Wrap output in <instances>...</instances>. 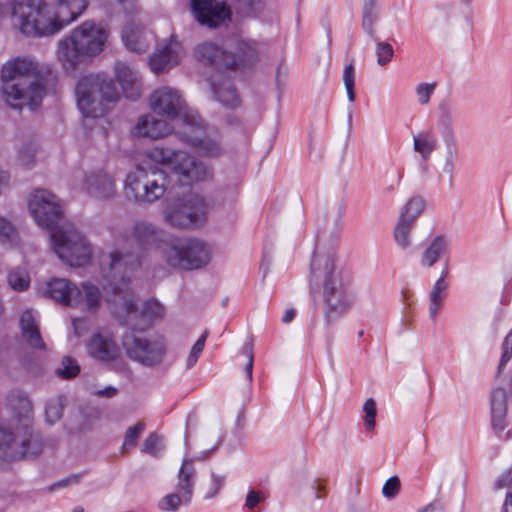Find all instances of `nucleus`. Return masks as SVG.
Masks as SVG:
<instances>
[{"mask_svg": "<svg viewBox=\"0 0 512 512\" xmlns=\"http://www.w3.org/2000/svg\"><path fill=\"white\" fill-rule=\"evenodd\" d=\"M75 289L76 287L70 281L57 278L47 284L46 293L55 301L71 306Z\"/></svg>", "mask_w": 512, "mask_h": 512, "instance_id": "obj_30", "label": "nucleus"}, {"mask_svg": "<svg viewBox=\"0 0 512 512\" xmlns=\"http://www.w3.org/2000/svg\"><path fill=\"white\" fill-rule=\"evenodd\" d=\"M437 146V137L432 131H422L413 137L414 151L421 156L423 161L430 158Z\"/></svg>", "mask_w": 512, "mask_h": 512, "instance_id": "obj_31", "label": "nucleus"}, {"mask_svg": "<svg viewBox=\"0 0 512 512\" xmlns=\"http://www.w3.org/2000/svg\"><path fill=\"white\" fill-rule=\"evenodd\" d=\"M247 363L245 365V373L247 375L248 381H252V374H253V353L251 348L247 350Z\"/></svg>", "mask_w": 512, "mask_h": 512, "instance_id": "obj_59", "label": "nucleus"}, {"mask_svg": "<svg viewBox=\"0 0 512 512\" xmlns=\"http://www.w3.org/2000/svg\"><path fill=\"white\" fill-rule=\"evenodd\" d=\"M207 337H208V331H205L193 345V347L190 351V354L186 360L187 368H192L198 361V358L200 357V355L204 349Z\"/></svg>", "mask_w": 512, "mask_h": 512, "instance_id": "obj_52", "label": "nucleus"}, {"mask_svg": "<svg viewBox=\"0 0 512 512\" xmlns=\"http://www.w3.org/2000/svg\"><path fill=\"white\" fill-rule=\"evenodd\" d=\"M171 169L182 184L204 181L211 177V170L200 160L190 154L178 151Z\"/></svg>", "mask_w": 512, "mask_h": 512, "instance_id": "obj_16", "label": "nucleus"}, {"mask_svg": "<svg viewBox=\"0 0 512 512\" xmlns=\"http://www.w3.org/2000/svg\"><path fill=\"white\" fill-rule=\"evenodd\" d=\"M501 512H512V492L506 493V498Z\"/></svg>", "mask_w": 512, "mask_h": 512, "instance_id": "obj_64", "label": "nucleus"}, {"mask_svg": "<svg viewBox=\"0 0 512 512\" xmlns=\"http://www.w3.org/2000/svg\"><path fill=\"white\" fill-rule=\"evenodd\" d=\"M168 187L167 174L154 166L137 167L127 174L124 184L126 196L137 203L149 204L159 200Z\"/></svg>", "mask_w": 512, "mask_h": 512, "instance_id": "obj_9", "label": "nucleus"}, {"mask_svg": "<svg viewBox=\"0 0 512 512\" xmlns=\"http://www.w3.org/2000/svg\"><path fill=\"white\" fill-rule=\"evenodd\" d=\"M115 76L127 99L137 100L142 94V82L137 70L124 62L115 64Z\"/></svg>", "mask_w": 512, "mask_h": 512, "instance_id": "obj_25", "label": "nucleus"}, {"mask_svg": "<svg viewBox=\"0 0 512 512\" xmlns=\"http://www.w3.org/2000/svg\"><path fill=\"white\" fill-rule=\"evenodd\" d=\"M182 55V45L172 37L153 53L150 58V67L156 74L162 73L177 65Z\"/></svg>", "mask_w": 512, "mask_h": 512, "instance_id": "obj_22", "label": "nucleus"}, {"mask_svg": "<svg viewBox=\"0 0 512 512\" xmlns=\"http://www.w3.org/2000/svg\"><path fill=\"white\" fill-rule=\"evenodd\" d=\"M394 50L388 42H376L377 63L380 66L387 65L393 58Z\"/></svg>", "mask_w": 512, "mask_h": 512, "instance_id": "obj_49", "label": "nucleus"}, {"mask_svg": "<svg viewBox=\"0 0 512 512\" xmlns=\"http://www.w3.org/2000/svg\"><path fill=\"white\" fill-rule=\"evenodd\" d=\"M207 207L202 197L189 195L169 204L164 211L165 222L177 228H192L206 220Z\"/></svg>", "mask_w": 512, "mask_h": 512, "instance_id": "obj_13", "label": "nucleus"}, {"mask_svg": "<svg viewBox=\"0 0 512 512\" xmlns=\"http://www.w3.org/2000/svg\"><path fill=\"white\" fill-rule=\"evenodd\" d=\"M55 78L49 65L30 57H16L1 69L2 93L14 109L36 110L42 103L46 86Z\"/></svg>", "mask_w": 512, "mask_h": 512, "instance_id": "obj_4", "label": "nucleus"}, {"mask_svg": "<svg viewBox=\"0 0 512 512\" xmlns=\"http://www.w3.org/2000/svg\"><path fill=\"white\" fill-rule=\"evenodd\" d=\"M80 478H81L80 474H73V475H70V476L60 480L59 482L54 484L53 487H55V486L63 487V486L78 484L80 482Z\"/></svg>", "mask_w": 512, "mask_h": 512, "instance_id": "obj_58", "label": "nucleus"}, {"mask_svg": "<svg viewBox=\"0 0 512 512\" xmlns=\"http://www.w3.org/2000/svg\"><path fill=\"white\" fill-rule=\"evenodd\" d=\"M225 479V475L212 473L209 483L207 484L206 487L205 499L214 498L220 492L221 488L224 486Z\"/></svg>", "mask_w": 512, "mask_h": 512, "instance_id": "obj_51", "label": "nucleus"}, {"mask_svg": "<svg viewBox=\"0 0 512 512\" xmlns=\"http://www.w3.org/2000/svg\"><path fill=\"white\" fill-rule=\"evenodd\" d=\"M9 285L17 291H23L28 288L30 277L24 269H15L8 274Z\"/></svg>", "mask_w": 512, "mask_h": 512, "instance_id": "obj_41", "label": "nucleus"}, {"mask_svg": "<svg viewBox=\"0 0 512 512\" xmlns=\"http://www.w3.org/2000/svg\"><path fill=\"white\" fill-rule=\"evenodd\" d=\"M150 107L157 114L181 121L184 127L199 125V115L187 109L181 93L175 88L164 86L155 90L150 96Z\"/></svg>", "mask_w": 512, "mask_h": 512, "instance_id": "obj_11", "label": "nucleus"}, {"mask_svg": "<svg viewBox=\"0 0 512 512\" xmlns=\"http://www.w3.org/2000/svg\"><path fill=\"white\" fill-rule=\"evenodd\" d=\"M318 239L310 266V288L322 287L325 303L324 318L327 324L342 317L353 306L355 297L349 285L343 281L336 264V243Z\"/></svg>", "mask_w": 512, "mask_h": 512, "instance_id": "obj_3", "label": "nucleus"}, {"mask_svg": "<svg viewBox=\"0 0 512 512\" xmlns=\"http://www.w3.org/2000/svg\"><path fill=\"white\" fill-rule=\"evenodd\" d=\"M9 176L6 171L0 168V187L6 185ZM15 235V228L7 219L0 217V242L11 241Z\"/></svg>", "mask_w": 512, "mask_h": 512, "instance_id": "obj_38", "label": "nucleus"}, {"mask_svg": "<svg viewBox=\"0 0 512 512\" xmlns=\"http://www.w3.org/2000/svg\"><path fill=\"white\" fill-rule=\"evenodd\" d=\"M108 37L109 30L104 25L84 21L58 41L56 59L67 73H73L86 59L104 50Z\"/></svg>", "mask_w": 512, "mask_h": 512, "instance_id": "obj_6", "label": "nucleus"}, {"mask_svg": "<svg viewBox=\"0 0 512 512\" xmlns=\"http://www.w3.org/2000/svg\"><path fill=\"white\" fill-rule=\"evenodd\" d=\"M180 135L184 142L195 147L203 156L214 157L221 153L219 142L214 138L204 136V126L200 117L199 125H186Z\"/></svg>", "mask_w": 512, "mask_h": 512, "instance_id": "obj_21", "label": "nucleus"}, {"mask_svg": "<svg viewBox=\"0 0 512 512\" xmlns=\"http://www.w3.org/2000/svg\"><path fill=\"white\" fill-rule=\"evenodd\" d=\"M497 489H507V493L512 492V468L504 472L496 482Z\"/></svg>", "mask_w": 512, "mask_h": 512, "instance_id": "obj_55", "label": "nucleus"}, {"mask_svg": "<svg viewBox=\"0 0 512 512\" xmlns=\"http://www.w3.org/2000/svg\"><path fill=\"white\" fill-rule=\"evenodd\" d=\"M508 396L503 387H494L490 395L491 425L494 432L503 439L512 436L511 420L507 417Z\"/></svg>", "mask_w": 512, "mask_h": 512, "instance_id": "obj_17", "label": "nucleus"}, {"mask_svg": "<svg viewBox=\"0 0 512 512\" xmlns=\"http://www.w3.org/2000/svg\"><path fill=\"white\" fill-rule=\"evenodd\" d=\"M123 347L131 360L146 367L160 365L166 354V342L160 336L127 334L123 338Z\"/></svg>", "mask_w": 512, "mask_h": 512, "instance_id": "obj_12", "label": "nucleus"}, {"mask_svg": "<svg viewBox=\"0 0 512 512\" xmlns=\"http://www.w3.org/2000/svg\"><path fill=\"white\" fill-rule=\"evenodd\" d=\"M116 392H117L116 388H114L112 386H108V387H106L104 389L98 390L96 392V395L100 396V397H108V398H110V397H113L116 394Z\"/></svg>", "mask_w": 512, "mask_h": 512, "instance_id": "obj_62", "label": "nucleus"}, {"mask_svg": "<svg viewBox=\"0 0 512 512\" xmlns=\"http://www.w3.org/2000/svg\"><path fill=\"white\" fill-rule=\"evenodd\" d=\"M87 7L88 0H26L13 5L12 16L24 35L51 36L77 20Z\"/></svg>", "mask_w": 512, "mask_h": 512, "instance_id": "obj_5", "label": "nucleus"}, {"mask_svg": "<svg viewBox=\"0 0 512 512\" xmlns=\"http://www.w3.org/2000/svg\"><path fill=\"white\" fill-rule=\"evenodd\" d=\"M84 325H85V321L82 319H74L73 320L74 333L77 337H80L81 335H83V333L85 331Z\"/></svg>", "mask_w": 512, "mask_h": 512, "instance_id": "obj_61", "label": "nucleus"}, {"mask_svg": "<svg viewBox=\"0 0 512 512\" xmlns=\"http://www.w3.org/2000/svg\"><path fill=\"white\" fill-rule=\"evenodd\" d=\"M77 106L85 117L97 118L107 110V104L116 102L118 92L111 80L100 75L82 77L76 85Z\"/></svg>", "mask_w": 512, "mask_h": 512, "instance_id": "obj_8", "label": "nucleus"}, {"mask_svg": "<svg viewBox=\"0 0 512 512\" xmlns=\"http://www.w3.org/2000/svg\"><path fill=\"white\" fill-rule=\"evenodd\" d=\"M447 246V240L443 236L434 238L421 255V265L432 267L446 251Z\"/></svg>", "mask_w": 512, "mask_h": 512, "instance_id": "obj_33", "label": "nucleus"}, {"mask_svg": "<svg viewBox=\"0 0 512 512\" xmlns=\"http://www.w3.org/2000/svg\"><path fill=\"white\" fill-rule=\"evenodd\" d=\"M196 469L192 459H184L178 472L176 491L160 499L158 507L162 511L174 512L181 505H188L193 496Z\"/></svg>", "mask_w": 512, "mask_h": 512, "instance_id": "obj_14", "label": "nucleus"}, {"mask_svg": "<svg viewBox=\"0 0 512 512\" xmlns=\"http://www.w3.org/2000/svg\"><path fill=\"white\" fill-rule=\"evenodd\" d=\"M262 501H264V496L260 495L259 492L252 490L247 494L245 507L252 510Z\"/></svg>", "mask_w": 512, "mask_h": 512, "instance_id": "obj_57", "label": "nucleus"}, {"mask_svg": "<svg viewBox=\"0 0 512 512\" xmlns=\"http://www.w3.org/2000/svg\"><path fill=\"white\" fill-rule=\"evenodd\" d=\"M132 238L141 250H164L168 234L153 223L138 221L132 228Z\"/></svg>", "mask_w": 512, "mask_h": 512, "instance_id": "obj_19", "label": "nucleus"}, {"mask_svg": "<svg viewBox=\"0 0 512 512\" xmlns=\"http://www.w3.org/2000/svg\"><path fill=\"white\" fill-rule=\"evenodd\" d=\"M102 273L108 281V302L113 306V313L133 330L143 329L150 321L162 317L164 307L155 300L147 301L140 313L136 309L135 297L130 289V276L140 266L139 256L122 249H117L104 256Z\"/></svg>", "mask_w": 512, "mask_h": 512, "instance_id": "obj_1", "label": "nucleus"}, {"mask_svg": "<svg viewBox=\"0 0 512 512\" xmlns=\"http://www.w3.org/2000/svg\"><path fill=\"white\" fill-rule=\"evenodd\" d=\"M7 406L18 417L15 433L0 426V449H10L11 457H34L41 453L42 442L32 432L33 405L27 394L12 390L7 396Z\"/></svg>", "mask_w": 512, "mask_h": 512, "instance_id": "obj_7", "label": "nucleus"}, {"mask_svg": "<svg viewBox=\"0 0 512 512\" xmlns=\"http://www.w3.org/2000/svg\"><path fill=\"white\" fill-rule=\"evenodd\" d=\"M159 443L160 437L155 433H150L143 443L142 451L155 456L160 452Z\"/></svg>", "mask_w": 512, "mask_h": 512, "instance_id": "obj_54", "label": "nucleus"}, {"mask_svg": "<svg viewBox=\"0 0 512 512\" xmlns=\"http://www.w3.org/2000/svg\"><path fill=\"white\" fill-rule=\"evenodd\" d=\"M378 19V10L374 0H367L363 7L362 27L364 31L375 39L374 25Z\"/></svg>", "mask_w": 512, "mask_h": 512, "instance_id": "obj_35", "label": "nucleus"}, {"mask_svg": "<svg viewBox=\"0 0 512 512\" xmlns=\"http://www.w3.org/2000/svg\"><path fill=\"white\" fill-rule=\"evenodd\" d=\"M197 60L212 65L217 69H228L235 63V57L211 42L199 44L194 51Z\"/></svg>", "mask_w": 512, "mask_h": 512, "instance_id": "obj_23", "label": "nucleus"}, {"mask_svg": "<svg viewBox=\"0 0 512 512\" xmlns=\"http://www.w3.org/2000/svg\"><path fill=\"white\" fill-rule=\"evenodd\" d=\"M87 353L100 362H110L120 355V348L115 337L109 331L94 333L86 345Z\"/></svg>", "mask_w": 512, "mask_h": 512, "instance_id": "obj_20", "label": "nucleus"}, {"mask_svg": "<svg viewBox=\"0 0 512 512\" xmlns=\"http://www.w3.org/2000/svg\"><path fill=\"white\" fill-rule=\"evenodd\" d=\"M57 372L62 378H73L79 374L80 366L76 360L70 357H64L62 359L61 366L57 369Z\"/></svg>", "mask_w": 512, "mask_h": 512, "instance_id": "obj_46", "label": "nucleus"}, {"mask_svg": "<svg viewBox=\"0 0 512 512\" xmlns=\"http://www.w3.org/2000/svg\"><path fill=\"white\" fill-rule=\"evenodd\" d=\"M363 411L365 413L364 426L366 430L372 431L375 428V418L377 415L376 403L372 398L366 399Z\"/></svg>", "mask_w": 512, "mask_h": 512, "instance_id": "obj_50", "label": "nucleus"}, {"mask_svg": "<svg viewBox=\"0 0 512 512\" xmlns=\"http://www.w3.org/2000/svg\"><path fill=\"white\" fill-rule=\"evenodd\" d=\"M236 63L228 69H236L253 65L259 59V44L254 40H238L235 43L234 52Z\"/></svg>", "mask_w": 512, "mask_h": 512, "instance_id": "obj_28", "label": "nucleus"}, {"mask_svg": "<svg viewBox=\"0 0 512 512\" xmlns=\"http://www.w3.org/2000/svg\"><path fill=\"white\" fill-rule=\"evenodd\" d=\"M121 37L126 48L135 53L146 52L153 41L152 34L135 21L123 27Z\"/></svg>", "mask_w": 512, "mask_h": 512, "instance_id": "obj_24", "label": "nucleus"}, {"mask_svg": "<svg viewBox=\"0 0 512 512\" xmlns=\"http://www.w3.org/2000/svg\"><path fill=\"white\" fill-rule=\"evenodd\" d=\"M414 223L407 222L406 220L399 219L395 230H394V239L397 245L403 249L408 250L411 248V232L413 229Z\"/></svg>", "mask_w": 512, "mask_h": 512, "instance_id": "obj_36", "label": "nucleus"}, {"mask_svg": "<svg viewBox=\"0 0 512 512\" xmlns=\"http://www.w3.org/2000/svg\"><path fill=\"white\" fill-rule=\"evenodd\" d=\"M343 83L346 89L347 97L350 103L355 101V68L353 64H348L343 70Z\"/></svg>", "mask_w": 512, "mask_h": 512, "instance_id": "obj_44", "label": "nucleus"}, {"mask_svg": "<svg viewBox=\"0 0 512 512\" xmlns=\"http://www.w3.org/2000/svg\"><path fill=\"white\" fill-rule=\"evenodd\" d=\"M63 409L64 403L62 398L58 397L51 399L47 403L45 409L46 421L49 424H54L55 422H57L62 417Z\"/></svg>", "mask_w": 512, "mask_h": 512, "instance_id": "obj_43", "label": "nucleus"}, {"mask_svg": "<svg viewBox=\"0 0 512 512\" xmlns=\"http://www.w3.org/2000/svg\"><path fill=\"white\" fill-rule=\"evenodd\" d=\"M145 426V423L140 421L135 426L127 429L123 442V448L125 450L133 448L137 444V440L141 433L144 431Z\"/></svg>", "mask_w": 512, "mask_h": 512, "instance_id": "obj_47", "label": "nucleus"}, {"mask_svg": "<svg viewBox=\"0 0 512 512\" xmlns=\"http://www.w3.org/2000/svg\"><path fill=\"white\" fill-rule=\"evenodd\" d=\"M295 316H296V310L294 308L288 309L285 311V313L282 317V322L284 324H288L295 318Z\"/></svg>", "mask_w": 512, "mask_h": 512, "instance_id": "obj_63", "label": "nucleus"}, {"mask_svg": "<svg viewBox=\"0 0 512 512\" xmlns=\"http://www.w3.org/2000/svg\"><path fill=\"white\" fill-rule=\"evenodd\" d=\"M168 266L182 270H195L210 261V250L205 242L196 238H177L162 251Z\"/></svg>", "mask_w": 512, "mask_h": 512, "instance_id": "obj_10", "label": "nucleus"}, {"mask_svg": "<svg viewBox=\"0 0 512 512\" xmlns=\"http://www.w3.org/2000/svg\"><path fill=\"white\" fill-rule=\"evenodd\" d=\"M178 151L165 147H153L147 152L148 158L152 161L172 167L175 155Z\"/></svg>", "mask_w": 512, "mask_h": 512, "instance_id": "obj_39", "label": "nucleus"}, {"mask_svg": "<svg viewBox=\"0 0 512 512\" xmlns=\"http://www.w3.org/2000/svg\"><path fill=\"white\" fill-rule=\"evenodd\" d=\"M438 124L443 131L451 136L454 134V113L448 103H441L439 105V118Z\"/></svg>", "mask_w": 512, "mask_h": 512, "instance_id": "obj_40", "label": "nucleus"}, {"mask_svg": "<svg viewBox=\"0 0 512 512\" xmlns=\"http://www.w3.org/2000/svg\"><path fill=\"white\" fill-rule=\"evenodd\" d=\"M80 189L97 200H110L117 192L116 179L104 168L89 170L83 174Z\"/></svg>", "mask_w": 512, "mask_h": 512, "instance_id": "obj_15", "label": "nucleus"}, {"mask_svg": "<svg viewBox=\"0 0 512 512\" xmlns=\"http://www.w3.org/2000/svg\"><path fill=\"white\" fill-rule=\"evenodd\" d=\"M101 302L102 296L99 288L90 282H84L81 288L76 287L71 306L85 312L95 313L100 308Z\"/></svg>", "mask_w": 512, "mask_h": 512, "instance_id": "obj_26", "label": "nucleus"}, {"mask_svg": "<svg viewBox=\"0 0 512 512\" xmlns=\"http://www.w3.org/2000/svg\"><path fill=\"white\" fill-rule=\"evenodd\" d=\"M242 6L253 14L262 12L265 8V0H237Z\"/></svg>", "mask_w": 512, "mask_h": 512, "instance_id": "obj_56", "label": "nucleus"}, {"mask_svg": "<svg viewBox=\"0 0 512 512\" xmlns=\"http://www.w3.org/2000/svg\"><path fill=\"white\" fill-rule=\"evenodd\" d=\"M512 358V330L506 335L502 343V355L500 358L497 377H500L503 369Z\"/></svg>", "mask_w": 512, "mask_h": 512, "instance_id": "obj_48", "label": "nucleus"}, {"mask_svg": "<svg viewBox=\"0 0 512 512\" xmlns=\"http://www.w3.org/2000/svg\"><path fill=\"white\" fill-rule=\"evenodd\" d=\"M403 169H398L396 171V174H395V179L393 181L392 184H390L389 186H387L386 190L388 192H393L395 190L396 187H398L402 181V178H403Z\"/></svg>", "mask_w": 512, "mask_h": 512, "instance_id": "obj_60", "label": "nucleus"}, {"mask_svg": "<svg viewBox=\"0 0 512 512\" xmlns=\"http://www.w3.org/2000/svg\"><path fill=\"white\" fill-rule=\"evenodd\" d=\"M173 127L165 120L156 118L152 114L142 115L138 118L134 133L136 136L158 139L168 135Z\"/></svg>", "mask_w": 512, "mask_h": 512, "instance_id": "obj_27", "label": "nucleus"}, {"mask_svg": "<svg viewBox=\"0 0 512 512\" xmlns=\"http://www.w3.org/2000/svg\"><path fill=\"white\" fill-rule=\"evenodd\" d=\"M213 91L216 99L223 106L234 109L240 105V97L230 80L224 79L219 84L213 85Z\"/></svg>", "mask_w": 512, "mask_h": 512, "instance_id": "obj_32", "label": "nucleus"}, {"mask_svg": "<svg viewBox=\"0 0 512 512\" xmlns=\"http://www.w3.org/2000/svg\"><path fill=\"white\" fill-rule=\"evenodd\" d=\"M424 207V199L420 196H414L406 203L402 209L399 219L414 223L416 218L423 212Z\"/></svg>", "mask_w": 512, "mask_h": 512, "instance_id": "obj_37", "label": "nucleus"}, {"mask_svg": "<svg viewBox=\"0 0 512 512\" xmlns=\"http://www.w3.org/2000/svg\"><path fill=\"white\" fill-rule=\"evenodd\" d=\"M447 276V271H443L439 279L435 282L433 289L430 293L429 301V315L432 319H435L443 301V295L448 287V283L445 278Z\"/></svg>", "mask_w": 512, "mask_h": 512, "instance_id": "obj_34", "label": "nucleus"}, {"mask_svg": "<svg viewBox=\"0 0 512 512\" xmlns=\"http://www.w3.org/2000/svg\"><path fill=\"white\" fill-rule=\"evenodd\" d=\"M436 86L437 85L435 82H432V83L423 82V83H419L418 85H416L415 93H416L417 102L419 105L426 106L430 102V99L436 90Z\"/></svg>", "mask_w": 512, "mask_h": 512, "instance_id": "obj_45", "label": "nucleus"}, {"mask_svg": "<svg viewBox=\"0 0 512 512\" xmlns=\"http://www.w3.org/2000/svg\"><path fill=\"white\" fill-rule=\"evenodd\" d=\"M195 18L203 25L215 28L230 20V9L217 0H191Z\"/></svg>", "mask_w": 512, "mask_h": 512, "instance_id": "obj_18", "label": "nucleus"}, {"mask_svg": "<svg viewBox=\"0 0 512 512\" xmlns=\"http://www.w3.org/2000/svg\"><path fill=\"white\" fill-rule=\"evenodd\" d=\"M401 483L397 476L390 477L383 485L382 494L385 498L392 499L400 491Z\"/></svg>", "mask_w": 512, "mask_h": 512, "instance_id": "obj_53", "label": "nucleus"}, {"mask_svg": "<svg viewBox=\"0 0 512 512\" xmlns=\"http://www.w3.org/2000/svg\"><path fill=\"white\" fill-rule=\"evenodd\" d=\"M36 145L33 142L23 143L18 148V161L24 167H31L35 163Z\"/></svg>", "mask_w": 512, "mask_h": 512, "instance_id": "obj_42", "label": "nucleus"}, {"mask_svg": "<svg viewBox=\"0 0 512 512\" xmlns=\"http://www.w3.org/2000/svg\"><path fill=\"white\" fill-rule=\"evenodd\" d=\"M20 328L23 340L32 348L44 349L38 324L31 310L24 311L20 317Z\"/></svg>", "mask_w": 512, "mask_h": 512, "instance_id": "obj_29", "label": "nucleus"}, {"mask_svg": "<svg viewBox=\"0 0 512 512\" xmlns=\"http://www.w3.org/2000/svg\"><path fill=\"white\" fill-rule=\"evenodd\" d=\"M28 208L36 223L50 230L53 250L63 262L74 267L89 263L92 247L73 224L60 225L63 209L56 195L35 189L29 196Z\"/></svg>", "mask_w": 512, "mask_h": 512, "instance_id": "obj_2", "label": "nucleus"}]
</instances>
